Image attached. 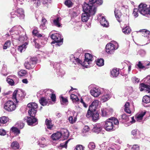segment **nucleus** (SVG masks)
Segmentation results:
<instances>
[{"label": "nucleus", "mask_w": 150, "mask_h": 150, "mask_svg": "<svg viewBox=\"0 0 150 150\" xmlns=\"http://www.w3.org/2000/svg\"><path fill=\"white\" fill-rule=\"evenodd\" d=\"M61 19V18L58 16H53L51 18V20L52 21L54 25L58 27L61 26L60 22Z\"/></svg>", "instance_id": "obj_14"}, {"label": "nucleus", "mask_w": 150, "mask_h": 150, "mask_svg": "<svg viewBox=\"0 0 150 150\" xmlns=\"http://www.w3.org/2000/svg\"><path fill=\"white\" fill-rule=\"evenodd\" d=\"M6 81L10 85L13 86L18 83L19 79L18 78L15 76L13 79L7 78Z\"/></svg>", "instance_id": "obj_16"}, {"label": "nucleus", "mask_w": 150, "mask_h": 150, "mask_svg": "<svg viewBox=\"0 0 150 150\" xmlns=\"http://www.w3.org/2000/svg\"><path fill=\"white\" fill-rule=\"evenodd\" d=\"M103 128V124L100 123L96 124L93 126L92 131L93 132L98 134L101 131Z\"/></svg>", "instance_id": "obj_15"}, {"label": "nucleus", "mask_w": 150, "mask_h": 150, "mask_svg": "<svg viewBox=\"0 0 150 150\" xmlns=\"http://www.w3.org/2000/svg\"><path fill=\"white\" fill-rule=\"evenodd\" d=\"M142 101L146 103H150V97L147 96H144L142 99Z\"/></svg>", "instance_id": "obj_44"}, {"label": "nucleus", "mask_w": 150, "mask_h": 150, "mask_svg": "<svg viewBox=\"0 0 150 150\" xmlns=\"http://www.w3.org/2000/svg\"><path fill=\"white\" fill-rule=\"evenodd\" d=\"M51 65H52L54 68H56V72L57 75L59 76H62L65 74L64 71L62 69H58L57 68L59 67L60 65L59 64L56 63H52L51 64Z\"/></svg>", "instance_id": "obj_13"}, {"label": "nucleus", "mask_w": 150, "mask_h": 150, "mask_svg": "<svg viewBox=\"0 0 150 150\" xmlns=\"http://www.w3.org/2000/svg\"><path fill=\"white\" fill-rule=\"evenodd\" d=\"M120 147L115 144L111 145L108 148V150H120Z\"/></svg>", "instance_id": "obj_29"}, {"label": "nucleus", "mask_w": 150, "mask_h": 150, "mask_svg": "<svg viewBox=\"0 0 150 150\" xmlns=\"http://www.w3.org/2000/svg\"><path fill=\"white\" fill-rule=\"evenodd\" d=\"M32 2L34 6L37 7L40 5L41 2L44 5H47L48 3H51V0H33Z\"/></svg>", "instance_id": "obj_12"}, {"label": "nucleus", "mask_w": 150, "mask_h": 150, "mask_svg": "<svg viewBox=\"0 0 150 150\" xmlns=\"http://www.w3.org/2000/svg\"><path fill=\"white\" fill-rule=\"evenodd\" d=\"M70 60L71 61L74 63L75 64H81L82 65L83 63L78 58H75L74 56L73 55H71L70 56Z\"/></svg>", "instance_id": "obj_21"}, {"label": "nucleus", "mask_w": 150, "mask_h": 150, "mask_svg": "<svg viewBox=\"0 0 150 150\" xmlns=\"http://www.w3.org/2000/svg\"><path fill=\"white\" fill-rule=\"evenodd\" d=\"M28 45V43L27 42H25L23 44L18 47V50L22 52L23 51H24L26 48V46Z\"/></svg>", "instance_id": "obj_34"}, {"label": "nucleus", "mask_w": 150, "mask_h": 150, "mask_svg": "<svg viewBox=\"0 0 150 150\" xmlns=\"http://www.w3.org/2000/svg\"><path fill=\"white\" fill-rule=\"evenodd\" d=\"M60 103L62 105L66 106L68 104V100L67 98L61 96L60 98Z\"/></svg>", "instance_id": "obj_31"}, {"label": "nucleus", "mask_w": 150, "mask_h": 150, "mask_svg": "<svg viewBox=\"0 0 150 150\" xmlns=\"http://www.w3.org/2000/svg\"><path fill=\"white\" fill-rule=\"evenodd\" d=\"M110 98V92L106 91L103 95L102 97L101 100L103 102H105L108 100Z\"/></svg>", "instance_id": "obj_18"}, {"label": "nucleus", "mask_w": 150, "mask_h": 150, "mask_svg": "<svg viewBox=\"0 0 150 150\" xmlns=\"http://www.w3.org/2000/svg\"><path fill=\"white\" fill-rule=\"evenodd\" d=\"M37 109H29L28 114L32 117H34L36 113Z\"/></svg>", "instance_id": "obj_35"}, {"label": "nucleus", "mask_w": 150, "mask_h": 150, "mask_svg": "<svg viewBox=\"0 0 150 150\" xmlns=\"http://www.w3.org/2000/svg\"><path fill=\"white\" fill-rule=\"evenodd\" d=\"M61 134L60 132H58L53 134L51 136V137L53 140H58L61 137Z\"/></svg>", "instance_id": "obj_24"}, {"label": "nucleus", "mask_w": 150, "mask_h": 150, "mask_svg": "<svg viewBox=\"0 0 150 150\" xmlns=\"http://www.w3.org/2000/svg\"><path fill=\"white\" fill-rule=\"evenodd\" d=\"M38 106L37 104L35 103H30L27 105V106L29 109H37Z\"/></svg>", "instance_id": "obj_36"}, {"label": "nucleus", "mask_w": 150, "mask_h": 150, "mask_svg": "<svg viewBox=\"0 0 150 150\" xmlns=\"http://www.w3.org/2000/svg\"><path fill=\"white\" fill-rule=\"evenodd\" d=\"M46 140L44 137H42L41 139L39 140L38 144L40 145V146L42 147H44L46 146V144L45 143Z\"/></svg>", "instance_id": "obj_30"}, {"label": "nucleus", "mask_w": 150, "mask_h": 150, "mask_svg": "<svg viewBox=\"0 0 150 150\" xmlns=\"http://www.w3.org/2000/svg\"><path fill=\"white\" fill-rule=\"evenodd\" d=\"M22 28L20 26H14L12 28L10 31V34L12 36H15V35L18 36L19 35L21 31L23 30Z\"/></svg>", "instance_id": "obj_9"}, {"label": "nucleus", "mask_w": 150, "mask_h": 150, "mask_svg": "<svg viewBox=\"0 0 150 150\" xmlns=\"http://www.w3.org/2000/svg\"><path fill=\"white\" fill-rule=\"evenodd\" d=\"M70 98L73 101H77L79 99L77 96L74 94H72L70 95Z\"/></svg>", "instance_id": "obj_53"}, {"label": "nucleus", "mask_w": 150, "mask_h": 150, "mask_svg": "<svg viewBox=\"0 0 150 150\" xmlns=\"http://www.w3.org/2000/svg\"><path fill=\"white\" fill-rule=\"evenodd\" d=\"M113 123L115 125H117L119 124L118 120L114 117L109 118L105 122L104 127L105 129L107 131L114 130Z\"/></svg>", "instance_id": "obj_2"}, {"label": "nucleus", "mask_w": 150, "mask_h": 150, "mask_svg": "<svg viewBox=\"0 0 150 150\" xmlns=\"http://www.w3.org/2000/svg\"><path fill=\"white\" fill-rule=\"evenodd\" d=\"M83 8L84 13L82 14L81 20L83 22H86L91 16L95 14L96 10L95 7L86 4H84Z\"/></svg>", "instance_id": "obj_1"}, {"label": "nucleus", "mask_w": 150, "mask_h": 150, "mask_svg": "<svg viewBox=\"0 0 150 150\" xmlns=\"http://www.w3.org/2000/svg\"><path fill=\"white\" fill-rule=\"evenodd\" d=\"M96 0H89L88 4H87L89 5H91L92 6H94L96 8Z\"/></svg>", "instance_id": "obj_54"}, {"label": "nucleus", "mask_w": 150, "mask_h": 150, "mask_svg": "<svg viewBox=\"0 0 150 150\" xmlns=\"http://www.w3.org/2000/svg\"><path fill=\"white\" fill-rule=\"evenodd\" d=\"M115 14L116 18L117 19V21L120 22V21L119 19L121 17L122 14L120 11L119 10H115L114 11Z\"/></svg>", "instance_id": "obj_33"}, {"label": "nucleus", "mask_w": 150, "mask_h": 150, "mask_svg": "<svg viewBox=\"0 0 150 150\" xmlns=\"http://www.w3.org/2000/svg\"><path fill=\"white\" fill-rule=\"evenodd\" d=\"M45 124L47 128L51 129L52 127L51 120L48 119H46L45 120Z\"/></svg>", "instance_id": "obj_39"}, {"label": "nucleus", "mask_w": 150, "mask_h": 150, "mask_svg": "<svg viewBox=\"0 0 150 150\" xmlns=\"http://www.w3.org/2000/svg\"><path fill=\"white\" fill-rule=\"evenodd\" d=\"M111 75L113 77H117L119 74V70L117 69H113L111 71Z\"/></svg>", "instance_id": "obj_32"}, {"label": "nucleus", "mask_w": 150, "mask_h": 150, "mask_svg": "<svg viewBox=\"0 0 150 150\" xmlns=\"http://www.w3.org/2000/svg\"><path fill=\"white\" fill-rule=\"evenodd\" d=\"M24 120H26L27 124L29 125L34 126L38 123V119L34 117H25L24 118Z\"/></svg>", "instance_id": "obj_10"}, {"label": "nucleus", "mask_w": 150, "mask_h": 150, "mask_svg": "<svg viewBox=\"0 0 150 150\" xmlns=\"http://www.w3.org/2000/svg\"><path fill=\"white\" fill-rule=\"evenodd\" d=\"M132 150H139V146L137 144L133 145L132 148Z\"/></svg>", "instance_id": "obj_63"}, {"label": "nucleus", "mask_w": 150, "mask_h": 150, "mask_svg": "<svg viewBox=\"0 0 150 150\" xmlns=\"http://www.w3.org/2000/svg\"><path fill=\"white\" fill-rule=\"evenodd\" d=\"M36 59L34 57H31L28 59L24 64L25 68L27 69H32L34 67L36 63Z\"/></svg>", "instance_id": "obj_6"}, {"label": "nucleus", "mask_w": 150, "mask_h": 150, "mask_svg": "<svg viewBox=\"0 0 150 150\" xmlns=\"http://www.w3.org/2000/svg\"><path fill=\"white\" fill-rule=\"evenodd\" d=\"M8 121V118L7 117L3 116L0 117V126H4Z\"/></svg>", "instance_id": "obj_26"}, {"label": "nucleus", "mask_w": 150, "mask_h": 150, "mask_svg": "<svg viewBox=\"0 0 150 150\" xmlns=\"http://www.w3.org/2000/svg\"><path fill=\"white\" fill-rule=\"evenodd\" d=\"M96 63L99 67L103 66L104 64V60L102 59H98Z\"/></svg>", "instance_id": "obj_47"}, {"label": "nucleus", "mask_w": 150, "mask_h": 150, "mask_svg": "<svg viewBox=\"0 0 150 150\" xmlns=\"http://www.w3.org/2000/svg\"><path fill=\"white\" fill-rule=\"evenodd\" d=\"M88 147L90 149H93L95 148L96 146L94 143L91 142L89 143Z\"/></svg>", "instance_id": "obj_56"}, {"label": "nucleus", "mask_w": 150, "mask_h": 150, "mask_svg": "<svg viewBox=\"0 0 150 150\" xmlns=\"http://www.w3.org/2000/svg\"><path fill=\"white\" fill-rule=\"evenodd\" d=\"M106 108H102L101 109V115L103 117H105L107 116V113Z\"/></svg>", "instance_id": "obj_57"}, {"label": "nucleus", "mask_w": 150, "mask_h": 150, "mask_svg": "<svg viewBox=\"0 0 150 150\" xmlns=\"http://www.w3.org/2000/svg\"><path fill=\"white\" fill-rule=\"evenodd\" d=\"M10 14L11 18H14L17 16L20 19H23L25 16L23 10L21 8H16L15 9H13Z\"/></svg>", "instance_id": "obj_4"}, {"label": "nucleus", "mask_w": 150, "mask_h": 150, "mask_svg": "<svg viewBox=\"0 0 150 150\" xmlns=\"http://www.w3.org/2000/svg\"><path fill=\"white\" fill-rule=\"evenodd\" d=\"M69 140H67L65 142H64L60 144L59 145V147H62V148H67V144Z\"/></svg>", "instance_id": "obj_58"}, {"label": "nucleus", "mask_w": 150, "mask_h": 150, "mask_svg": "<svg viewBox=\"0 0 150 150\" xmlns=\"http://www.w3.org/2000/svg\"><path fill=\"white\" fill-rule=\"evenodd\" d=\"M27 74L26 71L24 70H21L18 72V75L20 76H24Z\"/></svg>", "instance_id": "obj_49"}, {"label": "nucleus", "mask_w": 150, "mask_h": 150, "mask_svg": "<svg viewBox=\"0 0 150 150\" xmlns=\"http://www.w3.org/2000/svg\"><path fill=\"white\" fill-rule=\"evenodd\" d=\"M138 8L139 12L143 15L145 16L149 14V7L146 4L141 3L139 5Z\"/></svg>", "instance_id": "obj_8"}, {"label": "nucleus", "mask_w": 150, "mask_h": 150, "mask_svg": "<svg viewBox=\"0 0 150 150\" xmlns=\"http://www.w3.org/2000/svg\"><path fill=\"white\" fill-rule=\"evenodd\" d=\"M61 136H62L64 139H67L69 136V132L68 130L65 129H61Z\"/></svg>", "instance_id": "obj_22"}, {"label": "nucleus", "mask_w": 150, "mask_h": 150, "mask_svg": "<svg viewBox=\"0 0 150 150\" xmlns=\"http://www.w3.org/2000/svg\"><path fill=\"white\" fill-rule=\"evenodd\" d=\"M90 93L91 95L95 97H98L101 94L100 89L98 87L93 88L91 90Z\"/></svg>", "instance_id": "obj_17"}, {"label": "nucleus", "mask_w": 150, "mask_h": 150, "mask_svg": "<svg viewBox=\"0 0 150 150\" xmlns=\"http://www.w3.org/2000/svg\"><path fill=\"white\" fill-rule=\"evenodd\" d=\"M17 125L18 127L20 129L23 128L24 126V124L21 121L18 122Z\"/></svg>", "instance_id": "obj_59"}, {"label": "nucleus", "mask_w": 150, "mask_h": 150, "mask_svg": "<svg viewBox=\"0 0 150 150\" xmlns=\"http://www.w3.org/2000/svg\"><path fill=\"white\" fill-rule=\"evenodd\" d=\"M122 120V122H127L129 120V118L128 116H127L125 114H123L120 117Z\"/></svg>", "instance_id": "obj_43"}, {"label": "nucleus", "mask_w": 150, "mask_h": 150, "mask_svg": "<svg viewBox=\"0 0 150 150\" xmlns=\"http://www.w3.org/2000/svg\"><path fill=\"white\" fill-rule=\"evenodd\" d=\"M129 103L128 102H126L125 105V110L127 113L130 114L131 113V111L129 109Z\"/></svg>", "instance_id": "obj_40"}, {"label": "nucleus", "mask_w": 150, "mask_h": 150, "mask_svg": "<svg viewBox=\"0 0 150 150\" xmlns=\"http://www.w3.org/2000/svg\"><path fill=\"white\" fill-rule=\"evenodd\" d=\"M11 130L12 132L16 134H19L20 133V130L16 127H13L11 128Z\"/></svg>", "instance_id": "obj_52"}, {"label": "nucleus", "mask_w": 150, "mask_h": 150, "mask_svg": "<svg viewBox=\"0 0 150 150\" xmlns=\"http://www.w3.org/2000/svg\"><path fill=\"white\" fill-rule=\"evenodd\" d=\"M144 81H145L146 83H149L150 85V76H147L144 79Z\"/></svg>", "instance_id": "obj_62"}, {"label": "nucleus", "mask_w": 150, "mask_h": 150, "mask_svg": "<svg viewBox=\"0 0 150 150\" xmlns=\"http://www.w3.org/2000/svg\"><path fill=\"white\" fill-rule=\"evenodd\" d=\"M137 54H139L142 57H144L146 54V52L144 50H140L138 51Z\"/></svg>", "instance_id": "obj_55"}, {"label": "nucleus", "mask_w": 150, "mask_h": 150, "mask_svg": "<svg viewBox=\"0 0 150 150\" xmlns=\"http://www.w3.org/2000/svg\"><path fill=\"white\" fill-rule=\"evenodd\" d=\"M51 38L56 42L61 43V44L58 43L57 44L59 46H60L63 42V38H62L61 35L59 33H56L52 34L51 35Z\"/></svg>", "instance_id": "obj_11"}, {"label": "nucleus", "mask_w": 150, "mask_h": 150, "mask_svg": "<svg viewBox=\"0 0 150 150\" xmlns=\"http://www.w3.org/2000/svg\"><path fill=\"white\" fill-rule=\"evenodd\" d=\"M16 105L13 101L8 100L4 104V108L7 111L11 112L14 110L16 108Z\"/></svg>", "instance_id": "obj_5"}, {"label": "nucleus", "mask_w": 150, "mask_h": 150, "mask_svg": "<svg viewBox=\"0 0 150 150\" xmlns=\"http://www.w3.org/2000/svg\"><path fill=\"white\" fill-rule=\"evenodd\" d=\"M90 128L89 126H85L83 127L82 132L84 133H86V132H88Z\"/></svg>", "instance_id": "obj_61"}, {"label": "nucleus", "mask_w": 150, "mask_h": 150, "mask_svg": "<svg viewBox=\"0 0 150 150\" xmlns=\"http://www.w3.org/2000/svg\"><path fill=\"white\" fill-rule=\"evenodd\" d=\"M99 114L97 112H94L92 115L93 120V121H96L99 118Z\"/></svg>", "instance_id": "obj_48"}, {"label": "nucleus", "mask_w": 150, "mask_h": 150, "mask_svg": "<svg viewBox=\"0 0 150 150\" xmlns=\"http://www.w3.org/2000/svg\"><path fill=\"white\" fill-rule=\"evenodd\" d=\"M137 65L138 68L140 69H143L145 68H146V65L145 66H143L140 61H139L138 62V64H137Z\"/></svg>", "instance_id": "obj_60"}, {"label": "nucleus", "mask_w": 150, "mask_h": 150, "mask_svg": "<svg viewBox=\"0 0 150 150\" xmlns=\"http://www.w3.org/2000/svg\"><path fill=\"white\" fill-rule=\"evenodd\" d=\"M68 120L69 122L70 123L73 124L76 122L77 118L76 117H74L73 118L72 116H70L69 117Z\"/></svg>", "instance_id": "obj_50"}, {"label": "nucleus", "mask_w": 150, "mask_h": 150, "mask_svg": "<svg viewBox=\"0 0 150 150\" xmlns=\"http://www.w3.org/2000/svg\"><path fill=\"white\" fill-rule=\"evenodd\" d=\"M18 90H16L13 92V94L12 99L16 103L18 102V97L19 96L18 94Z\"/></svg>", "instance_id": "obj_28"}, {"label": "nucleus", "mask_w": 150, "mask_h": 150, "mask_svg": "<svg viewBox=\"0 0 150 150\" xmlns=\"http://www.w3.org/2000/svg\"><path fill=\"white\" fill-rule=\"evenodd\" d=\"M40 103L42 106L49 105L50 102V101L47 100L45 98H42L39 100Z\"/></svg>", "instance_id": "obj_23"}, {"label": "nucleus", "mask_w": 150, "mask_h": 150, "mask_svg": "<svg viewBox=\"0 0 150 150\" xmlns=\"http://www.w3.org/2000/svg\"><path fill=\"white\" fill-rule=\"evenodd\" d=\"M12 37L13 38L16 39H18L19 41H24L25 40L27 39V37L25 36H23L21 35H20L19 37H15L12 36Z\"/></svg>", "instance_id": "obj_42"}, {"label": "nucleus", "mask_w": 150, "mask_h": 150, "mask_svg": "<svg viewBox=\"0 0 150 150\" xmlns=\"http://www.w3.org/2000/svg\"><path fill=\"white\" fill-rule=\"evenodd\" d=\"M100 24L103 27H108L109 26V23L104 16H102L100 20Z\"/></svg>", "instance_id": "obj_20"}, {"label": "nucleus", "mask_w": 150, "mask_h": 150, "mask_svg": "<svg viewBox=\"0 0 150 150\" xmlns=\"http://www.w3.org/2000/svg\"><path fill=\"white\" fill-rule=\"evenodd\" d=\"M131 29L129 26H126L122 28V31L125 34H128L131 32Z\"/></svg>", "instance_id": "obj_41"}, {"label": "nucleus", "mask_w": 150, "mask_h": 150, "mask_svg": "<svg viewBox=\"0 0 150 150\" xmlns=\"http://www.w3.org/2000/svg\"><path fill=\"white\" fill-rule=\"evenodd\" d=\"M95 111L93 110V109L92 108L90 109V107H89L87 112L86 115V117H87L88 118L90 117L91 116H92V115Z\"/></svg>", "instance_id": "obj_38"}, {"label": "nucleus", "mask_w": 150, "mask_h": 150, "mask_svg": "<svg viewBox=\"0 0 150 150\" xmlns=\"http://www.w3.org/2000/svg\"><path fill=\"white\" fill-rule=\"evenodd\" d=\"M11 148L13 149H18L19 147V145L18 143L16 141L13 142L11 144Z\"/></svg>", "instance_id": "obj_37"}, {"label": "nucleus", "mask_w": 150, "mask_h": 150, "mask_svg": "<svg viewBox=\"0 0 150 150\" xmlns=\"http://www.w3.org/2000/svg\"><path fill=\"white\" fill-rule=\"evenodd\" d=\"M11 45V42L10 40H7L5 42L3 46V48L4 50L6 49L9 47Z\"/></svg>", "instance_id": "obj_45"}, {"label": "nucleus", "mask_w": 150, "mask_h": 150, "mask_svg": "<svg viewBox=\"0 0 150 150\" xmlns=\"http://www.w3.org/2000/svg\"><path fill=\"white\" fill-rule=\"evenodd\" d=\"M146 113V112H142L136 115V120L137 121L140 122L142 120L143 117Z\"/></svg>", "instance_id": "obj_27"}, {"label": "nucleus", "mask_w": 150, "mask_h": 150, "mask_svg": "<svg viewBox=\"0 0 150 150\" xmlns=\"http://www.w3.org/2000/svg\"><path fill=\"white\" fill-rule=\"evenodd\" d=\"M83 148L82 145H79L76 146L74 150H83Z\"/></svg>", "instance_id": "obj_64"}, {"label": "nucleus", "mask_w": 150, "mask_h": 150, "mask_svg": "<svg viewBox=\"0 0 150 150\" xmlns=\"http://www.w3.org/2000/svg\"><path fill=\"white\" fill-rule=\"evenodd\" d=\"M18 94L19 96L18 97V102L19 101L21 100L24 98L25 96V94L24 92L20 89L18 90Z\"/></svg>", "instance_id": "obj_25"}, {"label": "nucleus", "mask_w": 150, "mask_h": 150, "mask_svg": "<svg viewBox=\"0 0 150 150\" xmlns=\"http://www.w3.org/2000/svg\"><path fill=\"white\" fill-rule=\"evenodd\" d=\"M118 44L116 42L113 41L107 44L105 47L106 52L108 54H112L118 48Z\"/></svg>", "instance_id": "obj_3"}, {"label": "nucleus", "mask_w": 150, "mask_h": 150, "mask_svg": "<svg viewBox=\"0 0 150 150\" xmlns=\"http://www.w3.org/2000/svg\"><path fill=\"white\" fill-rule=\"evenodd\" d=\"M64 4L69 8L71 7L73 5V2L71 0H66L64 2Z\"/></svg>", "instance_id": "obj_46"}, {"label": "nucleus", "mask_w": 150, "mask_h": 150, "mask_svg": "<svg viewBox=\"0 0 150 150\" xmlns=\"http://www.w3.org/2000/svg\"><path fill=\"white\" fill-rule=\"evenodd\" d=\"M140 32H144V37L145 38L146 37L147 38H149V36H148L147 35H149L150 34V32L149 31L145 30V29H144L143 30H140Z\"/></svg>", "instance_id": "obj_51"}, {"label": "nucleus", "mask_w": 150, "mask_h": 150, "mask_svg": "<svg viewBox=\"0 0 150 150\" xmlns=\"http://www.w3.org/2000/svg\"><path fill=\"white\" fill-rule=\"evenodd\" d=\"M85 58L84 61L82 64V66L87 68L90 66L89 65L92 63L93 57L90 54L86 53L85 55Z\"/></svg>", "instance_id": "obj_7"}, {"label": "nucleus", "mask_w": 150, "mask_h": 150, "mask_svg": "<svg viewBox=\"0 0 150 150\" xmlns=\"http://www.w3.org/2000/svg\"><path fill=\"white\" fill-rule=\"evenodd\" d=\"M100 101L98 100H95L92 102L91 105L89 106L90 108H92L96 111L97 108L100 104Z\"/></svg>", "instance_id": "obj_19"}]
</instances>
